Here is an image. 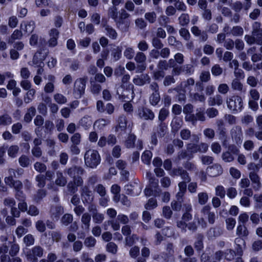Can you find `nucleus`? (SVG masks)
<instances>
[{
  "label": "nucleus",
  "mask_w": 262,
  "mask_h": 262,
  "mask_svg": "<svg viewBox=\"0 0 262 262\" xmlns=\"http://www.w3.org/2000/svg\"><path fill=\"white\" fill-rule=\"evenodd\" d=\"M64 172L72 178V181L68 184L67 188L70 193L74 194L77 191L78 187L83 184V180L81 176L84 173L85 170L81 166L73 165L66 169Z\"/></svg>",
  "instance_id": "nucleus-1"
},
{
  "label": "nucleus",
  "mask_w": 262,
  "mask_h": 262,
  "mask_svg": "<svg viewBox=\"0 0 262 262\" xmlns=\"http://www.w3.org/2000/svg\"><path fill=\"white\" fill-rule=\"evenodd\" d=\"M85 165L91 168H95L100 163L101 157L97 150L89 149L84 155Z\"/></svg>",
  "instance_id": "nucleus-2"
},
{
  "label": "nucleus",
  "mask_w": 262,
  "mask_h": 262,
  "mask_svg": "<svg viewBox=\"0 0 262 262\" xmlns=\"http://www.w3.org/2000/svg\"><path fill=\"white\" fill-rule=\"evenodd\" d=\"M129 16V14L124 9H121L119 12V16L115 22L117 28L122 32H126L128 30L130 21L127 18Z\"/></svg>",
  "instance_id": "nucleus-3"
},
{
  "label": "nucleus",
  "mask_w": 262,
  "mask_h": 262,
  "mask_svg": "<svg viewBox=\"0 0 262 262\" xmlns=\"http://www.w3.org/2000/svg\"><path fill=\"white\" fill-rule=\"evenodd\" d=\"M226 103L228 108L233 114L241 111L243 108V102L239 96L233 95L227 97Z\"/></svg>",
  "instance_id": "nucleus-4"
},
{
  "label": "nucleus",
  "mask_w": 262,
  "mask_h": 262,
  "mask_svg": "<svg viewBox=\"0 0 262 262\" xmlns=\"http://www.w3.org/2000/svg\"><path fill=\"white\" fill-rule=\"evenodd\" d=\"M88 78L86 76L77 78L74 82L73 94L77 98H81L84 94Z\"/></svg>",
  "instance_id": "nucleus-5"
},
{
  "label": "nucleus",
  "mask_w": 262,
  "mask_h": 262,
  "mask_svg": "<svg viewBox=\"0 0 262 262\" xmlns=\"http://www.w3.org/2000/svg\"><path fill=\"white\" fill-rule=\"evenodd\" d=\"M121 233L125 237V244L126 246L131 247L139 239V237L137 234H132V229L130 225L123 226L121 228Z\"/></svg>",
  "instance_id": "nucleus-6"
},
{
  "label": "nucleus",
  "mask_w": 262,
  "mask_h": 262,
  "mask_svg": "<svg viewBox=\"0 0 262 262\" xmlns=\"http://www.w3.org/2000/svg\"><path fill=\"white\" fill-rule=\"evenodd\" d=\"M80 193L81 200L83 203H92L94 200V193L89 185L80 186Z\"/></svg>",
  "instance_id": "nucleus-7"
},
{
  "label": "nucleus",
  "mask_w": 262,
  "mask_h": 262,
  "mask_svg": "<svg viewBox=\"0 0 262 262\" xmlns=\"http://www.w3.org/2000/svg\"><path fill=\"white\" fill-rule=\"evenodd\" d=\"M134 60L138 64L136 68V73H142L145 70L146 56L144 53L138 52L134 57Z\"/></svg>",
  "instance_id": "nucleus-8"
},
{
  "label": "nucleus",
  "mask_w": 262,
  "mask_h": 262,
  "mask_svg": "<svg viewBox=\"0 0 262 262\" xmlns=\"http://www.w3.org/2000/svg\"><path fill=\"white\" fill-rule=\"evenodd\" d=\"M43 254V249L40 246H36L28 252L27 258L31 262H37V257H42Z\"/></svg>",
  "instance_id": "nucleus-9"
},
{
  "label": "nucleus",
  "mask_w": 262,
  "mask_h": 262,
  "mask_svg": "<svg viewBox=\"0 0 262 262\" xmlns=\"http://www.w3.org/2000/svg\"><path fill=\"white\" fill-rule=\"evenodd\" d=\"M232 139L237 145H241L243 142V134L242 127L239 125L233 126L230 130Z\"/></svg>",
  "instance_id": "nucleus-10"
},
{
  "label": "nucleus",
  "mask_w": 262,
  "mask_h": 262,
  "mask_svg": "<svg viewBox=\"0 0 262 262\" xmlns=\"http://www.w3.org/2000/svg\"><path fill=\"white\" fill-rule=\"evenodd\" d=\"M208 147V144L205 142H201L200 144L188 143L187 145V149L192 153H205Z\"/></svg>",
  "instance_id": "nucleus-11"
},
{
  "label": "nucleus",
  "mask_w": 262,
  "mask_h": 262,
  "mask_svg": "<svg viewBox=\"0 0 262 262\" xmlns=\"http://www.w3.org/2000/svg\"><path fill=\"white\" fill-rule=\"evenodd\" d=\"M137 115L139 118L144 120H152L155 118L154 113L146 107H139Z\"/></svg>",
  "instance_id": "nucleus-12"
},
{
  "label": "nucleus",
  "mask_w": 262,
  "mask_h": 262,
  "mask_svg": "<svg viewBox=\"0 0 262 262\" xmlns=\"http://www.w3.org/2000/svg\"><path fill=\"white\" fill-rule=\"evenodd\" d=\"M126 193L133 196L138 195L141 192V185L137 181L126 185L124 188Z\"/></svg>",
  "instance_id": "nucleus-13"
},
{
  "label": "nucleus",
  "mask_w": 262,
  "mask_h": 262,
  "mask_svg": "<svg viewBox=\"0 0 262 262\" xmlns=\"http://www.w3.org/2000/svg\"><path fill=\"white\" fill-rule=\"evenodd\" d=\"M170 174L172 176H180L186 182H189L191 181L188 172L182 167L173 168Z\"/></svg>",
  "instance_id": "nucleus-14"
},
{
  "label": "nucleus",
  "mask_w": 262,
  "mask_h": 262,
  "mask_svg": "<svg viewBox=\"0 0 262 262\" xmlns=\"http://www.w3.org/2000/svg\"><path fill=\"white\" fill-rule=\"evenodd\" d=\"M245 40L249 45L254 43L258 45H262V32L257 33L255 35L252 34L251 35H246L245 36Z\"/></svg>",
  "instance_id": "nucleus-15"
},
{
  "label": "nucleus",
  "mask_w": 262,
  "mask_h": 262,
  "mask_svg": "<svg viewBox=\"0 0 262 262\" xmlns=\"http://www.w3.org/2000/svg\"><path fill=\"white\" fill-rule=\"evenodd\" d=\"M50 39L48 41L49 47H55L57 45V40L59 35V31L56 28H52L49 31Z\"/></svg>",
  "instance_id": "nucleus-16"
},
{
  "label": "nucleus",
  "mask_w": 262,
  "mask_h": 262,
  "mask_svg": "<svg viewBox=\"0 0 262 262\" xmlns=\"http://www.w3.org/2000/svg\"><path fill=\"white\" fill-rule=\"evenodd\" d=\"M48 52L42 53L41 50L37 51L34 55L33 63L36 66H44L43 61L45 60Z\"/></svg>",
  "instance_id": "nucleus-17"
},
{
  "label": "nucleus",
  "mask_w": 262,
  "mask_h": 262,
  "mask_svg": "<svg viewBox=\"0 0 262 262\" xmlns=\"http://www.w3.org/2000/svg\"><path fill=\"white\" fill-rule=\"evenodd\" d=\"M180 137L182 140H189L192 137L193 140L196 142H198L200 140L199 136L196 134H191V131L187 128H184L180 131Z\"/></svg>",
  "instance_id": "nucleus-18"
},
{
  "label": "nucleus",
  "mask_w": 262,
  "mask_h": 262,
  "mask_svg": "<svg viewBox=\"0 0 262 262\" xmlns=\"http://www.w3.org/2000/svg\"><path fill=\"white\" fill-rule=\"evenodd\" d=\"M44 78L48 79L49 82L46 83L44 87V91L46 93H52L54 92L55 85L54 83L55 81V77L51 74L48 75L47 77L44 76Z\"/></svg>",
  "instance_id": "nucleus-19"
},
{
  "label": "nucleus",
  "mask_w": 262,
  "mask_h": 262,
  "mask_svg": "<svg viewBox=\"0 0 262 262\" xmlns=\"http://www.w3.org/2000/svg\"><path fill=\"white\" fill-rule=\"evenodd\" d=\"M191 31L194 36L199 37L200 41L205 42L208 39V35L207 32L202 31L197 26L192 27Z\"/></svg>",
  "instance_id": "nucleus-20"
},
{
  "label": "nucleus",
  "mask_w": 262,
  "mask_h": 262,
  "mask_svg": "<svg viewBox=\"0 0 262 262\" xmlns=\"http://www.w3.org/2000/svg\"><path fill=\"white\" fill-rule=\"evenodd\" d=\"M133 81L134 84L139 86H142L150 82V77L147 74H142L140 76H137Z\"/></svg>",
  "instance_id": "nucleus-21"
},
{
  "label": "nucleus",
  "mask_w": 262,
  "mask_h": 262,
  "mask_svg": "<svg viewBox=\"0 0 262 262\" xmlns=\"http://www.w3.org/2000/svg\"><path fill=\"white\" fill-rule=\"evenodd\" d=\"M101 25L102 27L104 28L105 31V34L108 37L113 40L117 39L118 33L115 29H114L110 25H108L106 22H103Z\"/></svg>",
  "instance_id": "nucleus-22"
},
{
  "label": "nucleus",
  "mask_w": 262,
  "mask_h": 262,
  "mask_svg": "<svg viewBox=\"0 0 262 262\" xmlns=\"http://www.w3.org/2000/svg\"><path fill=\"white\" fill-rule=\"evenodd\" d=\"M91 220V215L89 213L85 212L83 213L81 219V228L86 232H88L90 230Z\"/></svg>",
  "instance_id": "nucleus-23"
},
{
  "label": "nucleus",
  "mask_w": 262,
  "mask_h": 262,
  "mask_svg": "<svg viewBox=\"0 0 262 262\" xmlns=\"http://www.w3.org/2000/svg\"><path fill=\"white\" fill-rule=\"evenodd\" d=\"M51 217L58 220L59 216L63 213V208L60 205L53 206L50 210Z\"/></svg>",
  "instance_id": "nucleus-24"
},
{
  "label": "nucleus",
  "mask_w": 262,
  "mask_h": 262,
  "mask_svg": "<svg viewBox=\"0 0 262 262\" xmlns=\"http://www.w3.org/2000/svg\"><path fill=\"white\" fill-rule=\"evenodd\" d=\"M67 183V179L63 176V173L58 170L56 172V179L55 184L60 187H63L66 186Z\"/></svg>",
  "instance_id": "nucleus-25"
},
{
  "label": "nucleus",
  "mask_w": 262,
  "mask_h": 262,
  "mask_svg": "<svg viewBox=\"0 0 262 262\" xmlns=\"http://www.w3.org/2000/svg\"><path fill=\"white\" fill-rule=\"evenodd\" d=\"M209 169L210 176L215 177L221 174L223 172V168L222 166L218 164H215L212 166L207 168Z\"/></svg>",
  "instance_id": "nucleus-26"
},
{
  "label": "nucleus",
  "mask_w": 262,
  "mask_h": 262,
  "mask_svg": "<svg viewBox=\"0 0 262 262\" xmlns=\"http://www.w3.org/2000/svg\"><path fill=\"white\" fill-rule=\"evenodd\" d=\"M183 125V120L179 117H174L171 122V132L177 133L182 127Z\"/></svg>",
  "instance_id": "nucleus-27"
},
{
  "label": "nucleus",
  "mask_w": 262,
  "mask_h": 262,
  "mask_svg": "<svg viewBox=\"0 0 262 262\" xmlns=\"http://www.w3.org/2000/svg\"><path fill=\"white\" fill-rule=\"evenodd\" d=\"M208 102L209 106H214L215 105L220 106L223 104V99L221 95L216 94L213 97L209 98Z\"/></svg>",
  "instance_id": "nucleus-28"
},
{
  "label": "nucleus",
  "mask_w": 262,
  "mask_h": 262,
  "mask_svg": "<svg viewBox=\"0 0 262 262\" xmlns=\"http://www.w3.org/2000/svg\"><path fill=\"white\" fill-rule=\"evenodd\" d=\"M92 117L89 115H85L80 119L79 124L85 129H88L92 124Z\"/></svg>",
  "instance_id": "nucleus-29"
},
{
  "label": "nucleus",
  "mask_w": 262,
  "mask_h": 262,
  "mask_svg": "<svg viewBox=\"0 0 262 262\" xmlns=\"http://www.w3.org/2000/svg\"><path fill=\"white\" fill-rule=\"evenodd\" d=\"M90 89L91 93L94 95H99L102 90L100 84L96 82L93 80H90Z\"/></svg>",
  "instance_id": "nucleus-30"
},
{
  "label": "nucleus",
  "mask_w": 262,
  "mask_h": 262,
  "mask_svg": "<svg viewBox=\"0 0 262 262\" xmlns=\"http://www.w3.org/2000/svg\"><path fill=\"white\" fill-rule=\"evenodd\" d=\"M149 186L148 187L154 189L155 191V195L158 196L159 195L160 193L161 192V189L159 188V181L158 179L155 178L154 179H151V180L148 181Z\"/></svg>",
  "instance_id": "nucleus-31"
},
{
  "label": "nucleus",
  "mask_w": 262,
  "mask_h": 262,
  "mask_svg": "<svg viewBox=\"0 0 262 262\" xmlns=\"http://www.w3.org/2000/svg\"><path fill=\"white\" fill-rule=\"evenodd\" d=\"M21 30L26 33H30L33 32L35 28V23L30 21L21 25Z\"/></svg>",
  "instance_id": "nucleus-32"
},
{
  "label": "nucleus",
  "mask_w": 262,
  "mask_h": 262,
  "mask_svg": "<svg viewBox=\"0 0 262 262\" xmlns=\"http://www.w3.org/2000/svg\"><path fill=\"white\" fill-rule=\"evenodd\" d=\"M136 136L134 134H129L126 139L124 145L126 148H132L135 147V142Z\"/></svg>",
  "instance_id": "nucleus-33"
},
{
  "label": "nucleus",
  "mask_w": 262,
  "mask_h": 262,
  "mask_svg": "<svg viewBox=\"0 0 262 262\" xmlns=\"http://www.w3.org/2000/svg\"><path fill=\"white\" fill-rule=\"evenodd\" d=\"M46 191L44 189H39L33 196V200L36 203H39L42 199L46 196Z\"/></svg>",
  "instance_id": "nucleus-34"
},
{
  "label": "nucleus",
  "mask_w": 262,
  "mask_h": 262,
  "mask_svg": "<svg viewBox=\"0 0 262 262\" xmlns=\"http://www.w3.org/2000/svg\"><path fill=\"white\" fill-rule=\"evenodd\" d=\"M36 114V109L34 106H31L29 107L27 113L25 115L24 117V120L27 122L29 123L32 120V119L33 116H34Z\"/></svg>",
  "instance_id": "nucleus-35"
},
{
  "label": "nucleus",
  "mask_w": 262,
  "mask_h": 262,
  "mask_svg": "<svg viewBox=\"0 0 262 262\" xmlns=\"http://www.w3.org/2000/svg\"><path fill=\"white\" fill-rule=\"evenodd\" d=\"M172 91H174L177 92L178 93L177 95V98L179 102H185L186 99L185 91L180 90L178 88H174L173 89H171L168 90V92H171Z\"/></svg>",
  "instance_id": "nucleus-36"
},
{
  "label": "nucleus",
  "mask_w": 262,
  "mask_h": 262,
  "mask_svg": "<svg viewBox=\"0 0 262 262\" xmlns=\"http://www.w3.org/2000/svg\"><path fill=\"white\" fill-rule=\"evenodd\" d=\"M23 36L22 32L18 29L15 30L8 39L9 43H13L15 40L20 39Z\"/></svg>",
  "instance_id": "nucleus-37"
},
{
  "label": "nucleus",
  "mask_w": 262,
  "mask_h": 262,
  "mask_svg": "<svg viewBox=\"0 0 262 262\" xmlns=\"http://www.w3.org/2000/svg\"><path fill=\"white\" fill-rule=\"evenodd\" d=\"M223 233V231L219 227L211 228L208 231V235L210 237H216L220 236Z\"/></svg>",
  "instance_id": "nucleus-38"
},
{
  "label": "nucleus",
  "mask_w": 262,
  "mask_h": 262,
  "mask_svg": "<svg viewBox=\"0 0 262 262\" xmlns=\"http://www.w3.org/2000/svg\"><path fill=\"white\" fill-rule=\"evenodd\" d=\"M19 147L17 145H13L10 146L7 149L8 155L12 158L16 157L19 151Z\"/></svg>",
  "instance_id": "nucleus-39"
},
{
  "label": "nucleus",
  "mask_w": 262,
  "mask_h": 262,
  "mask_svg": "<svg viewBox=\"0 0 262 262\" xmlns=\"http://www.w3.org/2000/svg\"><path fill=\"white\" fill-rule=\"evenodd\" d=\"M53 98L56 103L59 104H63L67 102V98L62 94L57 93L53 96Z\"/></svg>",
  "instance_id": "nucleus-40"
},
{
  "label": "nucleus",
  "mask_w": 262,
  "mask_h": 262,
  "mask_svg": "<svg viewBox=\"0 0 262 262\" xmlns=\"http://www.w3.org/2000/svg\"><path fill=\"white\" fill-rule=\"evenodd\" d=\"M178 20L181 26H187L190 21L189 16L187 13H182L179 17Z\"/></svg>",
  "instance_id": "nucleus-41"
},
{
  "label": "nucleus",
  "mask_w": 262,
  "mask_h": 262,
  "mask_svg": "<svg viewBox=\"0 0 262 262\" xmlns=\"http://www.w3.org/2000/svg\"><path fill=\"white\" fill-rule=\"evenodd\" d=\"M18 162L21 167H27L30 165L31 160L27 156L23 155L18 159Z\"/></svg>",
  "instance_id": "nucleus-42"
},
{
  "label": "nucleus",
  "mask_w": 262,
  "mask_h": 262,
  "mask_svg": "<svg viewBox=\"0 0 262 262\" xmlns=\"http://www.w3.org/2000/svg\"><path fill=\"white\" fill-rule=\"evenodd\" d=\"M94 191L97 193L101 197H104L106 194L105 187L101 184L96 185L94 188Z\"/></svg>",
  "instance_id": "nucleus-43"
},
{
  "label": "nucleus",
  "mask_w": 262,
  "mask_h": 262,
  "mask_svg": "<svg viewBox=\"0 0 262 262\" xmlns=\"http://www.w3.org/2000/svg\"><path fill=\"white\" fill-rule=\"evenodd\" d=\"M5 183L9 185L10 187L13 188L15 191L17 190H21L23 186V183L19 180H13L11 182Z\"/></svg>",
  "instance_id": "nucleus-44"
},
{
  "label": "nucleus",
  "mask_w": 262,
  "mask_h": 262,
  "mask_svg": "<svg viewBox=\"0 0 262 262\" xmlns=\"http://www.w3.org/2000/svg\"><path fill=\"white\" fill-rule=\"evenodd\" d=\"M161 100L160 94H150L149 97V103L152 106L157 105Z\"/></svg>",
  "instance_id": "nucleus-45"
},
{
  "label": "nucleus",
  "mask_w": 262,
  "mask_h": 262,
  "mask_svg": "<svg viewBox=\"0 0 262 262\" xmlns=\"http://www.w3.org/2000/svg\"><path fill=\"white\" fill-rule=\"evenodd\" d=\"M231 88L234 91H242L243 85L239 81V79L234 78L231 82Z\"/></svg>",
  "instance_id": "nucleus-46"
},
{
  "label": "nucleus",
  "mask_w": 262,
  "mask_h": 262,
  "mask_svg": "<svg viewBox=\"0 0 262 262\" xmlns=\"http://www.w3.org/2000/svg\"><path fill=\"white\" fill-rule=\"evenodd\" d=\"M167 126L165 123L160 122L157 127V132L160 137L165 136L167 132Z\"/></svg>",
  "instance_id": "nucleus-47"
},
{
  "label": "nucleus",
  "mask_w": 262,
  "mask_h": 262,
  "mask_svg": "<svg viewBox=\"0 0 262 262\" xmlns=\"http://www.w3.org/2000/svg\"><path fill=\"white\" fill-rule=\"evenodd\" d=\"M118 9L116 6H112L108 9V16L115 21L118 17Z\"/></svg>",
  "instance_id": "nucleus-48"
},
{
  "label": "nucleus",
  "mask_w": 262,
  "mask_h": 262,
  "mask_svg": "<svg viewBox=\"0 0 262 262\" xmlns=\"http://www.w3.org/2000/svg\"><path fill=\"white\" fill-rule=\"evenodd\" d=\"M152 155V152L150 150H145L141 156L142 161L146 164H149Z\"/></svg>",
  "instance_id": "nucleus-49"
},
{
  "label": "nucleus",
  "mask_w": 262,
  "mask_h": 262,
  "mask_svg": "<svg viewBox=\"0 0 262 262\" xmlns=\"http://www.w3.org/2000/svg\"><path fill=\"white\" fill-rule=\"evenodd\" d=\"M168 115V110L165 108H162L159 111L158 119L160 122L163 123V121L167 118Z\"/></svg>",
  "instance_id": "nucleus-50"
},
{
  "label": "nucleus",
  "mask_w": 262,
  "mask_h": 262,
  "mask_svg": "<svg viewBox=\"0 0 262 262\" xmlns=\"http://www.w3.org/2000/svg\"><path fill=\"white\" fill-rule=\"evenodd\" d=\"M236 234L239 236H247L249 234V231L245 226L239 225L237 228Z\"/></svg>",
  "instance_id": "nucleus-51"
},
{
  "label": "nucleus",
  "mask_w": 262,
  "mask_h": 262,
  "mask_svg": "<svg viewBox=\"0 0 262 262\" xmlns=\"http://www.w3.org/2000/svg\"><path fill=\"white\" fill-rule=\"evenodd\" d=\"M92 216L93 222L96 224H101L104 220V214L98 211L94 214Z\"/></svg>",
  "instance_id": "nucleus-52"
},
{
  "label": "nucleus",
  "mask_w": 262,
  "mask_h": 262,
  "mask_svg": "<svg viewBox=\"0 0 262 262\" xmlns=\"http://www.w3.org/2000/svg\"><path fill=\"white\" fill-rule=\"evenodd\" d=\"M127 119L124 115H121L118 119V127L120 128L121 130L125 129L127 125Z\"/></svg>",
  "instance_id": "nucleus-53"
},
{
  "label": "nucleus",
  "mask_w": 262,
  "mask_h": 262,
  "mask_svg": "<svg viewBox=\"0 0 262 262\" xmlns=\"http://www.w3.org/2000/svg\"><path fill=\"white\" fill-rule=\"evenodd\" d=\"M135 51L132 47H127L124 52L123 55L127 59L130 60L135 57Z\"/></svg>",
  "instance_id": "nucleus-54"
},
{
  "label": "nucleus",
  "mask_w": 262,
  "mask_h": 262,
  "mask_svg": "<svg viewBox=\"0 0 262 262\" xmlns=\"http://www.w3.org/2000/svg\"><path fill=\"white\" fill-rule=\"evenodd\" d=\"M96 243V239L92 236L87 237L85 238L84 241V245L88 248H92L95 247Z\"/></svg>",
  "instance_id": "nucleus-55"
},
{
  "label": "nucleus",
  "mask_w": 262,
  "mask_h": 262,
  "mask_svg": "<svg viewBox=\"0 0 262 262\" xmlns=\"http://www.w3.org/2000/svg\"><path fill=\"white\" fill-rule=\"evenodd\" d=\"M198 202L201 205L205 204L208 200V195L206 192H200L198 193Z\"/></svg>",
  "instance_id": "nucleus-56"
},
{
  "label": "nucleus",
  "mask_w": 262,
  "mask_h": 262,
  "mask_svg": "<svg viewBox=\"0 0 262 262\" xmlns=\"http://www.w3.org/2000/svg\"><path fill=\"white\" fill-rule=\"evenodd\" d=\"M90 80H93L96 82L100 84L105 82L106 79L102 73H97L95 75L94 77H91Z\"/></svg>",
  "instance_id": "nucleus-57"
},
{
  "label": "nucleus",
  "mask_w": 262,
  "mask_h": 262,
  "mask_svg": "<svg viewBox=\"0 0 262 262\" xmlns=\"http://www.w3.org/2000/svg\"><path fill=\"white\" fill-rule=\"evenodd\" d=\"M158 204L155 198H151L149 199L147 203L145 205V208L148 210H151L157 207Z\"/></svg>",
  "instance_id": "nucleus-58"
},
{
  "label": "nucleus",
  "mask_w": 262,
  "mask_h": 262,
  "mask_svg": "<svg viewBox=\"0 0 262 262\" xmlns=\"http://www.w3.org/2000/svg\"><path fill=\"white\" fill-rule=\"evenodd\" d=\"M12 122V118L8 114H5L0 116V125L10 124Z\"/></svg>",
  "instance_id": "nucleus-59"
},
{
  "label": "nucleus",
  "mask_w": 262,
  "mask_h": 262,
  "mask_svg": "<svg viewBox=\"0 0 262 262\" xmlns=\"http://www.w3.org/2000/svg\"><path fill=\"white\" fill-rule=\"evenodd\" d=\"M144 17L149 23L153 24L156 20L157 14L154 11L147 12L145 14Z\"/></svg>",
  "instance_id": "nucleus-60"
},
{
  "label": "nucleus",
  "mask_w": 262,
  "mask_h": 262,
  "mask_svg": "<svg viewBox=\"0 0 262 262\" xmlns=\"http://www.w3.org/2000/svg\"><path fill=\"white\" fill-rule=\"evenodd\" d=\"M167 41L168 45L170 46L177 47L182 46L181 42L177 40L176 38L173 36H169L167 38Z\"/></svg>",
  "instance_id": "nucleus-61"
},
{
  "label": "nucleus",
  "mask_w": 262,
  "mask_h": 262,
  "mask_svg": "<svg viewBox=\"0 0 262 262\" xmlns=\"http://www.w3.org/2000/svg\"><path fill=\"white\" fill-rule=\"evenodd\" d=\"M73 215L71 214L66 213L61 218V222L62 224L68 226L73 221Z\"/></svg>",
  "instance_id": "nucleus-62"
},
{
  "label": "nucleus",
  "mask_w": 262,
  "mask_h": 262,
  "mask_svg": "<svg viewBox=\"0 0 262 262\" xmlns=\"http://www.w3.org/2000/svg\"><path fill=\"white\" fill-rule=\"evenodd\" d=\"M19 247L18 244L14 242L11 243L9 254L11 256H15L19 252Z\"/></svg>",
  "instance_id": "nucleus-63"
},
{
  "label": "nucleus",
  "mask_w": 262,
  "mask_h": 262,
  "mask_svg": "<svg viewBox=\"0 0 262 262\" xmlns=\"http://www.w3.org/2000/svg\"><path fill=\"white\" fill-rule=\"evenodd\" d=\"M110 123V121L109 120L102 118L96 121L94 125H97L98 128L102 129Z\"/></svg>",
  "instance_id": "nucleus-64"
}]
</instances>
